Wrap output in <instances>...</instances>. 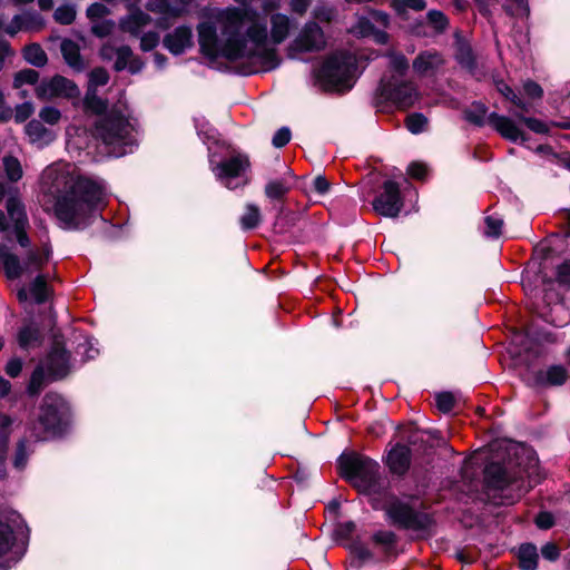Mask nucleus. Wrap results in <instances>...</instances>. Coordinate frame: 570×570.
<instances>
[{
    "label": "nucleus",
    "mask_w": 570,
    "mask_h": 570,
    "mask_svg": "<svg viewBox=\"0 0 570 570\" xmlns=\"http://www.w3.org/2000/svg\"><path fill=\"white\" fill-rule=\"evenodd\" d=\"M271 24L269 37L267 20L256 10L218 9L197 27L200 51L210 61L246 59L254 66L250 73L271 71L279 66L275 46L287 38L291 19L284 13H274Z\"/></svg>",
    "instance_id": "obj_1"
},
{
    "label": "nucleus",
    "mask_w": 570,
    "mask_h": 570,
    "mask_svg": "<svg viewBox=\"0 0 570 570\" xmlns=\"http://www.w3.org/2000/svg\"><path fill=\"white\" fill-rule=\"evenodd\" d=\"M41 190L52 204L59 226L68 230L85 229L101 216L108 190L104 180L75 177L69 165L55 163L41 175Z\"/></svg>",
    "instance_id": "obj_2"
},
{
    "label": "nucleus",
    "mask_w": 570,
    "mask_h": 570,
    "mask_svg": "<svg viewBox=\"0 0 570 570\" xmlns=\"http://www.w3.org/2000/svg\"><path fill=\"white\" fill-rule=\"evenodd\" d=\"M69 417L70 409L67 401L57 393H47L40 406L38 422L28 428L29 436L22 438L17 443L13 468L22 471L35 450L33 443L62 434L68 426Z\"/></svg>",
    "instance_id": "obj_3"
},
{
    "label": "nucleus",
    "mask_w": 570,
    "mask_h": 570,
    "mask_svg": "<svg viewBox=\"0 0 570 570\" xmlns=\"http://www.w3.org/2000/svg\"><path fill=\"white\" fill-rule=\"evenodd\" d=\"M137 124L126 112L112 108L95 122L94 135L109 148L115 157L132 153L137 146Z\"/></svg>",
    "instance_id": "obj_4"
},
{
    "label": "nucleus",
    "mask_w": 570,
    "mask_h": 570,
    "mask_svg": "<svg viewBox=\"0 0 570 570\" xmlns=\"http://www.w3.org/2000/svg\"><path fill=\"white\" fill-rule=\"evenodd\" d=\"M357 59L346 50L330 55L323 65L314 71L317 85L325 91L345 92L355 83Z\"/></svg>",
    "instance_id": "obj_5"
},
{
    "label": "nucleus",
    "mask_w": 570,
    "mask_h": 570,
    "mask_svg": "<svg viewBox=\"0 0 570 570\" xmlns=\"http://www.w3.org/2000/svg\"><path fill=\"white\" fill-rule=\"evenodd\" d=\"M341 474L360 492L376 493L380 490V464L364 455L347 454L338 459Z\"/></svg>",
    "instance_id": "obj_6"
},
{
    "label": "nucleus",
    "mask_w": 570,
    "mask_h": 570,
    "mask_svg": "<svg viewBox=\"0 0 570 570\" xmlns=\"http://www.w3.org/2000/svg\"><path fill=\"white\" fill-rule=\"evenodd\" d=\"M52 255L50 243L43 242L40 247L29 248L23 259L10 252V249L0 244V266L3 268L9 279H17L22 275H31L39 272L49 262Z\"/></svg>",
    "instance_id": "obj_7"
},
{
    "label": "nucleus",
    "mask_w": 570,
    "mask_h": 570,
    "mask_svg": "<svg viewBox=\"0 0 570 570\" xmlns=\"http://www.w3.org/2000/svg\"><path fill=\"white\" fill-rule=\"evenodd\" d=\"M28 539L29 529L18 512L0 514V557L10 552V559L18 562L27 550Z\"/></svg>",
    "instance_id": "obj_8"
},
{
    "label": "nucleus",
    "mask_w": 570,
    "mask_h": 570,
    "mask_svg": "<svg viewBox=\"0 0 570 570\" xmlns=\"http://www.w3.org/2000/svg\"><path fill=\"white\" fill-rule=\"evenodd\" d=\"M488 108L481 102H473L464 110V118L466 121L482 127L488 122L494 128L503 138L517 142L524 141V134L522 130L508 117L501 116L497 112H491L487 116Z\"/></svg>",
    "instance_id": "obj_9"
},
{
    "label": "nucleus",
    "mask_w": 570,
    "mask_h": 570,
    "mask_svg": "<svg viewBox=\"0 0 570 570\" xmlns=\"http://www.w3.org/2000/svg\"><path fill=\"white\" fill-rule=\"evenodd\" d=\"M385 512L392 524L404 530L428 533L434 525V519L431 514L416 511L410 504L400 500L390 502Z\"/></svg>",
    "instance_id": "obj_10"
},
{
    "label": "nucleus",
    "mask_w": 570,
    "mask_h": 570,
    "mask_svg": "<svg viewBox=\"0 0 570 570\" xmlns=\"http://www.w3.org/2000/svg\"><path fill=\"white\" fill-rule=\"evenodd\" d=\"M209 150V165L216 179L228 189H235L246 184L245 173L249 167V160L244 154H234L219 163L215 161Z\"/></svg>",
    "instance_id": "obj_11"
},
{
    "label": "nucleus",
    "mask_w": 570,
    "mask_h": 570,
    "mask_svg": "<svg viewBox=\"0 0 570 570\" xmlns=\"http://www.w3.org/2000/svg\"><path fill=\"white\" fill-rule=\"evenodd\" d=\"M193 0H147L146 9L157 16L155 24L167 30L176 20L189 13Z\"/></svg>",
    "instance_id": "obj_12"
},
{
    "label": "nucleus",
    "mask_w": 570,
    "mask_h": 570,
    "mask_svg": "<svg viewBox=\"0 0 570 570\" xmlns=\"http://www.w3.org/2000/svg\"><path fill=\"white\" fill-rule=\"evenodd\" d=\"M36 97L40 100H52L56 98H75L79 95L76 83L60 75L51 78H43L36 86Z\"/></svg>",
    "instance_id": "obj_13"
},
{
    "label": "nucleus",
    "mask_w": 570,
    "mask_h": 570,
    "mask_svg": "<svg viewBox=\"0 0 570 570\" xmlns=\"http://www.w3.org/2000/svg\"><path fill=\"white\" fill-rule=\"evenodd\" d=\"M372 205L374 210L384 217H397L403 208L400 185L391 179L385 180L382 191L374 198Z\"/></svg>",
    "instance_id": "obj_14"
},
{
    "label": "nucleus",
    "mask_w": 570,
    "mask_h": 570,
    "mask_svg": "<svg viewBox=\"0 0 570 570\" xmlns=\"http://www.w3.org/2000/svg\"><path fill=\"white\" fill-rule=\"evenodd\" d=\"M326 43V36L320 24L315 21H307L292 41L289 50L293 52H318L325 49Z\"/></svg>",
    "instance_id": "obj_15"
},
{
    "label": "nucleus",
    "mask_w": 570,
    "mask_h": 570,
    "mask_svg": "<svg viewBox=\"0 0 570 570\" xmlns=\"http://www.w3.org/2000/svg\"><path fill=\"white\" fill-rule=\"evenodd\" d=\"M542 301L544 306L538 311V314L544 322L557 327H562L569 323L568 320L560 317V314H564V305L562 302V295L556 288V284L553 282L546 284Z\"/></svg>",
    "instance_id": "obj_16"
},
{
    "label": "nucleus",
    "mask_w": 570,
    "mask_h": 570,
    "mask_svg": "<svg viewBox=\"0 0 570 570\" xmlns=\"http://www.w3.org/2000/svg\"><path fill=\"white\" fill-rule=\"evenodd\" d=\"M380 89L382 96L400 108H407L412 106L417 96L414 86L406 81L392 83L382 80Z\"/></svg>",
    "instance_id": "obj_17"
},
{
    "label": "nucleus",
    "mask_w": 570,
    "mask_h": 570,
    "mask_svg": "<svg viewBox=\"0 0 570 570\" xmlns=\"http://www.w3.org/2000/svg\"><path fill=\"white\" fill-rule=\"evenodd\" d=\"M43 365L51 380L63 379L70 372V355L62 345L55 342Z\"/></svg>",
    "instance_id": "obj_18"
},
{
    "label": "nucleus",
    "mask_w": 570,
    "mask_h": 570,
    "mask_svg": "<svg viewBox=\"0 0 570 570\" xmlns=\"http://www.w3.org/2000/svg\"><path fill=\"white\" fill-rule=\"evenodd\" d=\"M569 377L568 368L562 364H553L533 373L529 384L535 387L561 386Z\"/></svg>",
    "instance_id": "obj_19"
},
{
    "label": "nucleus",
    "mask_w": 570,
    "mask_h": 570,
    "mask_svg": "<svg viewBox=\"0 0 570 570\" xmlns=\"http://www.w3.org/2000/svg\"><path fill=\"white\" fill-rule=\"evenodd\" d=\"M194 35L190 26L180 24L165 35L164 47L173 55L179 56L193 47Z\"/></svg>",
    "instance_id": "obj_20"
},
{
    "label": "nucleus",
    "mask_w": 570,
    "mask_h": 570,
    "mask_svg": "<svg viewBox=\"0 0 570 570\" xmlns=\"http://www.w3.org/2000/svg\"><path fill=\"white\" fill-rule=\"evenodd\" d=\"M11 390V383L0 377V401L4 399ZM12 420L8 415L0 414V478L6 476L4 462L7 459L9 436L11 432Z\"/></svg>",
    "instance_id": "obj_21"
},
{
    "label": "nucleus",
    "mask_w": 570,
    "mask_h": 570,
    "mask_svg": "<svg viewBox=\"0 0 570 570\" xmlns=\"http://www.w3.org/2000/svg\"><path fill=\"white\" fill-rule=\"evenodd\" d=\"M50 294L48 275L39 273L28 286H21L18 289L17 296L20 302L32 299L37 304H42L48 301Z\"/></svg>",
    "instance_id": "obj_22"
},
{
    "label": "nucleus",
    "mask_w": 570,
    "mask_h": 570,
    "mask_svg": "<svg viewBox=\"0 0 570 570\" xmlns=\"http://www.w3.org/2000/svg\"><path fill=\"white\" fill-rule=\"evenodd\" d=\"M16 341L22 351H30L41 346L43 332L33 321H24L17 330Z\"/></svg>",
    "instance_id": "obj_23"
},
{
    "label": "nucleus",
    "mask_w": 570,
    "mask_h": 570,
    "mask_svg": "<svg viewBox=\"0 0 570 570\" xmlns=\"http://www.w3.org/2000/svg\"><path fill=\"white\" fill-rule=\"evenodd\" d=\"M43 26L45 21L39 13L27 11L16 14L6 27L4 31L13 37L19 31H36L40 30Z\"/></svg>",
    "instance_id": "obj_24"
},
{
    "label": "nucleus",
    "mask_w": 570,
    "mask_h": 570,
    "mask_svg": "<svg viewBox=\"0 0 570 570\" xmlns=\"http://www.w3.org/2000/svg\"><path fill=\"white\" fill-rule=\"evenodd\" d=\"M444 63L443 56L434 50H425L417 55L413 60V70L420 76L432 75Z\"/></svg>",
    "instance_id": "obj_25"
},
{
    "label": "nucleus",
    "mask_w": 570,
    "mask_h": 570,
    "mask_svg": "<svg viewBox=\"0 0 570 570\" xmlns=\"http://www.w3.org/2000/svg\"><path fill=\"white\" fill-rule=\"evenodd\" d=\"M129 11V14L120 18L119 28L121 31L138 38L142 29L151 22V17L140 8H135Z\"/></svg>",
    "instance_id": "obj_26"
},
{
    "label": "nucleus",
    "mask_w": 570,
    "mask_h": 570,
    "mask_svg": "<svg viewBox=\"0 0 570 570\" xmlns=\"http://www.w3.org/2000/svg\"><path fill=\"white\" fill-rule=\"evenodd\" d=\"M386 465L393 474L404 475L411 465L410 449L403 444L393 446L387 454Z\"/></svg>",
    "instance_id": "obj_27"
},
{
    "label": "nucleus",
    "mask_w": 570,
    "mask_h": 570,
    "mask_svg": "<svg viewBox=\"0 0 570 570\" xmlns=\"http://www.w3.org/2000/svg\"><path fill=\"white\" fill-rule=\"evenodd\" d=\"M295 176L293 171L286 167L281 178L271 179L265 186V195L271 200H281L294 186Z\"/></svg>",
    "instance_id": "obj_28"
},
{
    "label": "nucleus",
    "mask_w": 570,
    "mask_h": 570,
    "mask_svg": "<svg viewBox=\"0 0 570 570\" xmlns=\"http://www.w3.org/2000/svg\"><path fill=\"white\" fill-rule=\"evenodd\" d=\"M26 135L32 145L39 148L48 146L55 140V132L48 129L40 120L32 119L24 127Z\"/></svg>",
    "instance_id": "obj_29"
},
{
    "label": "nucleus",
    "mask_w": 570,
    "mask_h": 570,
    "mask_svg": "<svg viewBox=\"0 0 570 570\" xmlns=\"http://www.w3.org/2000/svg\"><path fill=\"white\" fill-rule=\"evenodd\" d=\"M144 63L138 58L132 57V50L128 46L118 47V52L115 57L114 68L117 71L128 69L130 73H138L141 71Z\"/></svg>",
    "instance_id": "obj_30"
},
{
    "label": "nucleus",
    "mask_w": 570,
    "mask_h": 570,
    "mask_svg": "<svg viewBox=\"0 0 570 570\" xmlns=\"http://www.w3.org/2000/svg\"><path fill=\"white\" fill-rule=\"evenodd\" d=\"M484 476L488 484L497 490L503 491L511 484L507 470L499 463H491L487 465Z\"/></svg>",
    "instance_id": "obj_31"
},
{
    "label": "nucleus",
    "mask_w": 570,
    "mask_h": 570,
    "mask_svg": "<svg viewBox=\"0 0 570 570\" xmlns=\"http://www.w3.org/2000/svg\"><path fill=\"white\" fill-rule=\"evenodd\" d=\"M352 32L362 38L374 37L379 43H386L389 36L386 32L377 30L370 18L361 17L352 28Z\"/></svg>",
    "instance_id": "obj_32"
},
{
    "label": "nucleus",
    "mask_w": 570,
    "mask_h": 570,
    "mask_svg": "<svg viewBox=\"0 0 570 570\" xmlns=\"http://www.w3.org/2000/svg\"><path fill=\"white\" fill-rule=\"evenodd\" d=\"M60 49L62 57L69 67L76 71H81L85 69V62L80 55V48L75 41L70 39H63L61 41Z\"/></svg>",
    "instance_id": "obj_33"
},
{
    "label": "nucleus",
    "mask_w": 570,
    "mask_h": 570,
    "mask_svg": "<svg viewBox=\"0 0 570 570\" xmlns=\"http://www.w3.org/2000/svg\"><path fill=\"white\" fill-rule=\"evenodd\" d=\"M479 6H480V10L483 14H488L489 13V6L494 1V0H475ZM509 3L504 6V10L507 11L508 14L512 16V17H519V18H524V17H528L529 16V6H528V2L525 0H508Z\"/></svg>",
    "instance_id": "obj_34"
},
{
    "label": "nucleus",
    "mask_w": 570,
    "mask_h": 570,
    "mask_svg": "<svg viewBox=\"0 0 570 570\" xmlns=\"http://www.w3.org/2000/svg\"><path fill=\"white\" fill-rule=\"evenodd\" d=\"M519 566L522 570H537L539 554L532 543H523L518 551Z\"/></svg>",
    "instance_id": "obj_35"
},
{
    "label": "nucleus",
    "mask_w": 570,
    "mask_h": 570,
    "mask_svg": "<svg viewBox=\"0 0 570 570\" xmlns=\"http://www.w3.org/2000/svg\"><path fill=\"white\" fill-rule=\"evenodd\" d=\"M46 371L47 370L43 364L38 365L33 370L31 377H30V382L27 387V392L30 396H37L42 391V389L45 387L47 382L49 380L52 381L49 377L48 372H46Z\"/></svg>",
    "instance_id": "obj_36"
},
{
    "label": "nucleus",
    "mask_w": 570,
    "mask_h": 570,
    "mask_svg": "<svg viewBox=\"0 0 570 570\" xmlns=\"http://www.w3.org/2000/svg\"><path fill=\"white\" fill-rule=\"evenodd\" d=\"M6 208L13 226L28 224L23 204L18 198L9 197L7 199Z\"/></svg>",
    "instance_id": "obj_37"
},
{
    "label": "nucleus",
    "mask_w": 570,
    "mask_h": 570,
    "mask_svg": "<svg viewBox=\"0 0 570 570\" xmlns=\"http://www.w3.org/2000/svg\"><path fill=\"white\" fill-rule=\"evenodd\" d=\"M22 55L28 63L38 68L43 67L48 61L47 53L38 43L27 46L23 49Z\"/></svg>",
    "instance_id": "obj_38"
},
{
    "label": "nucleus",
    "mask_w": 570,
    "mask_h": 570,
    "mask_svg": "<svg viewBox=\"0 0 570 570\" xmlns=\"http://www.w3.org/2000/svg\"><path fill=\"white\" fill-rule=\"evenodd\" d=\"M83 106L87 111L101 116L106 114L107 101L98 97L97 90L88 88L83 99Z\"/></svg>",
    "instance_id": "obj_39"
},
{
    "label": "nucleus",
    "mask_w": 570,
    "mask_h": 570,
    "mask_svg": "<svg viewBox=\"0 0 570 570\" xmlns=\"http://www.w3.org/2000/svg\"><path fill=\"white\" fill-rule=\"evenodd\" d=\"M262 216L259 208L254 204H247L245 213L240 216L239 223L243 230L256 228L261 223Z\"/></svg>",
    "instance_id": "obj_40"
},
{
    "label": "nucleus",
    "mask_w": 570,
    "mask_h": 570,
    "mask_svg": "<svg viewBox=\"0 0 570 570\" xmlns=\"http://www.w3.org/2000/svg\"><path fill=\"white\" fill-rule=\"evenodd\" d=\"M2 166L6 178L11 183H17L22 177V167L20 161L13 156H4L2 158Z\"/></svg>",
    "instance_id": "obj_41"
},
{
    "label": "nucleus",
    "mask_w": 570,
    "mask_h": 570,
    "mask_svg": "<svg viewBox=\"0 0 570 570\" xmlns=\"http://www.w3.org/2000/svg\"><path fill=\"white\" fill-rule=\"evenodd\" d=\"M390 7L397 13L403 14L407 10L422 11L426 8L425 0H390Z\"/></svg>",
    "instance_id": "obj_42"
},
{
    "label": "nucleus",
    "mask_w": 570,
    "mask_h": 570,
    "mask_svg": "<svg viewBox=\"0 0 570 570\" xmlns=\"http://www.w3.org/2000/svg\"><path fill=\"white\" fill-rule=\"evenodd\" d=\"M484 235L491 238H498L503 227V219L498 214L488 215L484 218Z\"/></svg>",
    "instance_id": "obj_43"
},
{
    "label": "nucleus",
    "mask_w": 570,
    "mask_h": 570,
    "mask_svg": "<svg viewBox=\"0 0 570 570\" xmlns=\"http://www.w3.org/2000/svg\"><path fill=\"white\" fill-rule=\"evenodd\" d=\"M76 7L71 3L59 6L53 13V18L60 24H71L76 19Z\"/></svg>",
    "instance_id": "obj_44"
},
{
    "label": "nucleus",
    "mask_w": 570,
    "mask_h": 570,
    "mask_svg": "<svg viewBox=\"0 0 570 570\" xmlns=\"http://www.w3.org/2000/svg\"><path fill=\"white\" fill-rule=\"evenodd\" d=\"M116 28V23L112 19H104L90 22L91 33L98 38H105L110 36Z\"/></svg>",
    "instance_id": "obj_45"
},
{
    "label": "nucleus",
    "mask_w": 570,
    "mask_h": 570,
    "mask_svg": "<svg viewBox=\"0 0 570 570\" xmlns=\"http://www.w3.org/2000/svg\"><path fill=\"white\" fill-rule=\"evenodd\" d=\"M497 89L500 94H502L507 99H509L515 107L520 108L522 111L529 110V105L525 104L504 81H498Z\"/></svg>",
    "instance_id": "obj_46"
},
{
    "label": "nucleus",
    "mask_w": 570,
    "mask_h": 570,
    "mask_svg": "<svg viewBox=\"0 0 570 570\" xmlns=\"http://www.w3.org/2000/svg\"><path fill=\"white\" fill-rule=\"evenodd\" d=\"M194 124H195V128H196L198 137L204 142L215 139L216 130L208 124V121L203 116L195 117Z\"/></svg>",
    "instance_id": "obj_47"
},
{
    "label": "nucleus",
    "mask_w": 570,
    "mask_h": 570,
    "mask_svg": "<svg viewBox=\"0 0 570 570\" xmlns=\"http://www.w3.org/2000/svg\"><path fill=\"white\" fill-rule=\"evenodd\" d=\"M405 126L410 132L417 135L426 129L428 119L424 115L414 112L406 117Z\"/></svg>",
    "instance_id": "obj_48"
},
{
    "label": "nucleus",
    "mask_w": 570,
    "mask_h": 570,
    "mask_svg": "<svg viewBox=\"0 0 570 570\" xmlns=\"http://www.w3.org/2000/svg\"><path fill=\"white\" fill-rule=\"evenodd\" d=\"M39 72L33 69H23L18 71L13 78V88H21L23 85H35L38 82Z\"/></svg>",
    "instance_id": "obj_49"
},
{
    "label": "nucleus",
    "mask_w": 570,
    "mask_h": 570,
    "mask_svg": "<svg viewBox=\"0 0 570 570\" xmlns=\"http://www.w3.org/2000/svg\"><path fill=\"white\" fill-rule=\"evenodd\" d=\"M512 115L522 121L531 131L537 134H546L548 131L547 125L540 119L533 117H525L519 111H511Z\"/></svg>",
    "instance_id": "obj_50"
},
{
    "label": "nucleus",
    "mask_w": 570,
    "mask_h": 570,
    "mask_svg": "<svg viewBox=\"0 0 570 570\" xmlns=\"http://www.w3.org/2000/svg\"><path fill=\"white\" fill-rule=\"evenodd\" d=\"M372 539L374 543L382 546L385 550H390L396 543V534L390 530L376 531Z\"/></svg>",
    "instance_id": "obj_51"
},
{
    "label": "nucleus",
    "mask_w": 570,
    "mask_h": 570,
    "mask_svg": "<svg viewBox=\"0 0 570 570\" xmlns=\"http://www.w3.org/2000/svg\"><path fill=\"white\" fill-rule=\"evenodd\" d=\"M86 14L90 22L104 20L110 14V9L102 3L95 2L87 8Z\"/></svg>",
    "instance_id": "obj_52"
},
{
    "label": "nucleus",
    "mask_w": 570,
    "mask_h": 570,
    "mask_svg": "<svg viewBox=\"0 0 570 570\" xmlns=\"http://www.w3.org/2000/svg\"><path fill=\"white\" fill-rule=\"evenodd\" d=\"M426 19L438 32L444 31L449 24L446 16L440 10H430L426 13Z\"/></svg>",
    "instance_id": "obj_53"
},
{
    "label": "nucleus",
    "mask_w": 570,
    "mask_h": 570,
    "mask_svg": "<svg viewBox=\"0 0 570 570\" xmlns=\"http://www.w3.org/2000/svg\"><path fill=\"white\" fill-rule=\"evenodd\" d=\"M109 81V73L104 68H95L89 73L88 88L97 90V87L105 86Z\"/></svg>",
    "instance_id": "obj_54"
},
{
    "label": "nucleus",
    "mask_w": 570,
    "mask_h": 570,
    "mask_svg": "<svg viewBox=\"0 0 570 570\" xmlns=\"http://www.w3.org/2000/svg\"><path fill=\"white\" fill-rule=\"evenodd\" d=\"M313 17L321 22H332L336 17V10L333 7L318 4L313 10Z\"/></svg>",
    "instance_id": "obj_55"
},
{
    "label": "nucleus",
    "mask_w": 570,
    "mask_h": 570,
    "mask_svg": "<svg viewBox=\"0 0 570 570\" xmlns=\"http://www.w3.org/2000/svg\"><path fill=\"white\" fill-rule=\"evenodd\" d=\"M39 118L42 124L56 125L61 118V112L56 107L46 106L39 111Z\"/></svg>",
    "instance_id": "obj_56"
},
{
    "label": "nucleus",
    "mask_w": 570,
    "mask_h": 570,
    "mask_svg": "<svg viewBox=\"0 0 570 570\" xmlns=\"http://www.w3.org/2000/svg\"><path fill=\"white\" fill-rule=\"evenodd\" d=\"M435 403L441 412L448 413L454 407L455 400L452 393L441 392L435 395Z\"/></svg>",
    "instance_id": "obj_57"
},
{
    "label": "nucleus",
    "mask_w": 570,
    "mask_h": 570,
    "mask_svg": "<svg viewBox=\"0 0 570 570\" xmlns=\"http://www.w3.org/2000/svg\"><path fill=\"white\" fill-rule=\"evenodd\" d=\"M140 38V49L142 51H151L155 49L159 43V35L156 31H148L145 33H141L139 36Z\"/></svg>",
    "instance_id": "obj_58"
},
{
    "label": "nucleus",
    "mask_w": 570,
    "mask_h": 570,
    "mask_svg": "<svg viewBox=\"0 0 570 570\" xmlns=\"http://www.w3.org/2000/svg\"><path fill=\"white\" fill-rule=\"evenodd\" d=\"M390 67L401 76L405 73L409 68V61L402 53H393L390 57Z\"/></svg>",
    "instance_id": "obj_59"
},
{
    "label": "nucleus",
    "mask_w": 570,
    "mask_h": 570,
    "mask_svg": "<svg viewBox=\"0 0 570 570\" xmlns=\"http://www.w3.org/2000/svg\"><path fill=\"white\" fill-rule=\"evenodd\" d=\"M456 60L460 65L463 67H466L469 69H472L474 66V59L472 51L466 46H460L458 52H456Z\"/></svg>",
    "instance_id": "obj_60"
},
{
    "label": "nucleus",
    "mask_w": 570,
    "mask_h": 570,
    "mask_svg": "<svg viewBox=\"0 0 570 570\" xmlns=\"http://www.w3.org/2000/svg\"><path fill=\"white\" fill-rule=\"evenodd\" d=\"M292 134L288 127L279 128L273 136L272 144L276 148L286 146L291 140Z\"/></svg>",
    "instance_id": "obj_61"
},
{
    "label": "nucleus",
    "mask_w": 570,
    "mask_h": 570,
    "mask_svg": "<svg viewBox=\"0 0 570 570\" xmlns=\"http://www.w3.org/2000/svg\"><path fill=\"white\" fill-rule=\"evenodd\" d=\"M557 282L560 286L570 288V261H566L558 267Z\"/></svg>",
    "instance_id": "obj_62"
},
{
    "label": "nucleus",
    "mask_w": 570,
    "mask_h": 570,
    "mask_svg": "<svg viewBox=\"0 0 570 570\" xmlns=\"http://www.w3.org/2000/svg\"><path fill=\"white\" fill-rule=\"evenodd\" d=\"M33 114V106L31 102H23L16 107L14 120L17 122L26 121Z\"/></svg>",
    "instance_id": "obj_63"
},
{
    "label": "nucleus",
    "mask_w": 570,
    "mask_h": 570,
    "mask_svg": "<svg viewBox=\"0 0 570 570\" xmlns=\"http://www.w3.org/2000/svg\"><path fill=\"white\" fill-rule=\"evenodd\" d=\"M355 529L356 525L353 521L341 522L335 528V535L341 539H350Z\"/></svg>",
    "instance_id": "obj_64"
}]
</instances>
